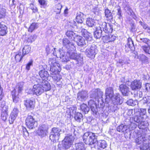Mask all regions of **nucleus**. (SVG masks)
<instances>
[{
  "instance_id": "nucleus-25",
  "label": "nucleus",
  "mask_w": 150,
  "mask_h": 150,
  "mask_svg": "<svg viewBox=\"0 0 150 150\" xmlns=\"http://www.w3.org/2000/svg\"><path fill=\"white\" fill-rule=\"evenodd\" d=\"M39 75L40 77H38V76H37V77L38 78H41L43 80L46 79L47 80H48L47 78L48 77L49 74L48 72L45 70H42L40 71L39 73Z\"/></svg>"
},
{
  "instance_id": "nucleus-24",
  "label": "nucleus",
  "mask_w": 150,
  "mask_h": 150,
  "mask_svg": "<svg viewBox=\"0 0 150 150\" xmlns=\"http://www.w3.org/2000/svg\"><path fill=\"white\" fill-rule=\"evenodd\" d=\"M24 104L27 108L32 109L35 107V102L30 99L24 100Z\"/></svg>"
},
{
  "instance_id": "nucleus-51",
  "label": "nucleus",
  "mask_w": 150,
  "mask_h": 150,
  "mask_svg": "<svg viewBox=\"0 0 150 150\" xmlns=\"http://www.w3.org/2000/svg\"><path fill=\"white\" fill-rule=\"evenodd\" d=\"M23 56V54L22 55L21 52L16 54L15 57V59L16 62H20Z\"/></svg>"
},
{
  "instance_id": "nucleus-10",
  "label": "nucleus",
  "mask_w": 150,
  "mask_h": 150,
  "mask_svg": "<svg viewBox=\"0 0 150 150\" xmlns=\"http://www.w3.org/2000/svg\"><path fill=\"white\" fill-rule=\"evenodd\" d=\"M97 52V47L94 45H92L89 48L86 50V54L87 56L90 58H94Z\"/></svg>"
},
{
  "instance_id": "nucleus-30",
  "label": "nucleus",
  "mask_w": 150,
  "mask_h": 150,
  "mask_svg": "<svg viewBox=\"0 0 150 150\" xmlns=\"http://www.w3.org/2000/svg\"><path fill=\"white\" fill-rule=\"evenodd\" d=\"M95 29H96V30L94 33V38L97 39L100 38L103 35L102 29H101L100 26L96 28H94Z\"/></svg>"
},
{
  "instance_id": "nucleus-49",
  "label": "nucleus",
  "mask_w": 150,
  "mask_h": 150,
  "mask_svg": "<svg viewBox=\"0 0 150 150\" xmlns=\"http://www.w3.org/2000/svg\"><path fill=\"white\" fill-rule=\"evenodd\" d=\"M6 10L3 8L2 6L0 5V18L4 17L5 16Z\"/></svg>"
},
{
  "instance_id": "nucleus-52",
  "label": "nucleus",
  "mask_w": 150,
  "mask_h": 150,
  "mask_svg": "<svg viewBox=\"0 0 150 150\" xmlns=\"http://www.w3.org/2000/svg\"><path fill=\"white\" fill-rule=\"evenodd\" d=\"M134 96L137 98H140L143 96L142 92L140 91H135L134 92Z\"/></svg>"
},
{
  "instance_id": "nucleus-46",
  "label": "nucleus",
  "mask_w": 150,
  "mask_h": 150,
  "mask_svg": "<svg viewBox=\"0 0 150 150\" xmlns=\"http://www.w3.org/2000/svg\"><path fill=\"white\" fill-rule=\"evenodd\" d=\"M126 103L128 105L134 106L138 104V101L137 100H133L132 99H129L126 102Z\"/></svg>"
},
{
  "instance_id": "nucleus-20",
  "label": "nucleus",
  "mask_w": 150,
  "mask_h": 150,
  "mask_svg": "<svg viewBox=\"0 0 150 150\" xmlns=\"http://www.w3.org/2000/svg\"><path fill=\"white\" fill-rule=\"evenodd\" d=\"M81 28L82 34L86 41L88 42H92L93 38L92 34L83 28V26H81Z\"/></svg>"
},
{
  "instance_id": "nucleus-48",
  "label": "nucleus",
  "mask_w": 150,
  "mask_h": 150,
  "mask_svg": "<svg viewBox=\"0 0 150 150\" xmlns=\"http://www.w3.org/2000/svg\"><path fill=\"white\" fill-rule=\"evenodd\" d=\"M62 7V5L60 3H59L56 4L55 7L54 12L57 14H60Z\"/></svg>"
},
{
  "instance_id": "nucleus-5",
  "label": "nucleus",
  "mask_w": 150,
  "mask_h": 150,
  "mask_svg": "<svg viewBox=\"0 0 150 150\" xmlns=\"http://www.w3.org/2000/svg\"><path fill=\"white\" fill-rule=\"evenodd\" d=\"M122 103L119 95L115 94L110 98V101L108 104V108L112 112H115L117 108V105Z\"/></svg>"
},
{
  "instance_id": "nucleus-4",
  "label": "nucleus",
  "mask_w": 150,
  "mask_h": 150,
  "mask_svg": "<svg viewBox=\"0 0 150 150\" xmlns=\"http://www.w3.org/2000/svg\"><path fill=\"white\" fill-rule=\"evenodd\" d=\"M135 141L137 145L143 144V146L140 147L141 150H150V135L145 137L141 135L138 136Z\"/></svg>"
},
{
  "instance_id": "nucleus-26",
  "label": "nucleus",
  "mask_w": 150,
  "mask_h": 150,
  "mask_svg": "<svg viewBox=\"0 0 150 150\" xmlns=\"http://www.w3.org/2000/svg\"><path fill=\"white\" fill-rule=\"evenodd\" d=\"M16 91L15 89H14L11 93V95L12 96V99L13 102L15 103H18V105L20 106V104L19 102L21 101L20 99L18 96V95H16Z\"/></svg>"
},
{
  "instance_id": "nucleus-53",
  "label": "nucleus",
  "mask_w": 150,
  "mask_h": 150,
  "mask_svg": "<svg viewBox=\"0 0 150 150\" xmlns=\"http://www.w3.org/2000/svg\"><path fill=\"white\" fill-rule=\"evenodd\" d=\"M70 25L71 26L72 28H75V26L77 27V28L80 29L81 30V27L83 26H80V24L78 23V24H77L76 22L73 21L70 22Z\"/></svg>"
},
{
  "instance_id": "nucleus-8",
  "label": "nucleus",
  "mask_w": 150,
  "mask_h": 150,
  "mask_svg": "<svg viewBox=\"0 0 150 150\" xmlns=\"http://www.w3.org/2000/svg\"><path fill=\"white\" fill-rule=\"evenodd\" d=\"M25 124L27 127L30 129H33L36 127L38 125L37 122L31 115L28 116L25 120Z\"/></svg>"
},
{
  "instance_id": "nucleus-60",
  "label": "nucleus",
  "mask_w": 150,
  "mask_h": 150,
  "mask_svg": "<svg viewBox=\"0 0 150 150\" xmlns=\"http://www.w3.org/2000/svg\"><path fill=\"white\" fill-rule=\"evenodd\" d=\"M130 25L131 28V30L133 32L135 31L136 30L135 25L134 22H131L130 23Z\"/></svg>"
},
{
  "instance_id": "nucleus-2",
  "label": "nucleus",
  "mask_w": 150,
  "mask_h": 150,
  "mask_svg": "<svg viewBox=\"0 0 150 150\" xmlns=\"http://www.w3.org/2000/svg\"><path fill=\"white\" fill-rule=\"evenodd\" d=\"M49 63L50 64H51L50 69V76L52 78L55 82H57L59 81L62 79L61 76L58 74L61 71L60 64L56 62V61L53 59H50Z\"/></svg>"
},
{
  "instance_id": "nucleus-12",
  "label": "nucleus",
  "mask_w": 150,
  "mask_h": 150,
  "mask_svg": "<svg viewBox=\"0 0 150 150\" xmlns=\"http://www.w3.org/2000/svg\"><path fill=\"white\" fill-rule=\"evenodd\" d=\"M62 44L63 46L67 49V51H74L76 50L75 46L68 39L64 38L63 39Z\"/></svg>"
},
{
  "instance_id": "nucleus-31",
  "label": "nucleus",
  "mask_w": 150,
  "mask_h": 150,
  "mask_svg": "<svg viewBox=\"0 0 150 150\" xmlns=\"http://www.w3.org/2000/svg\"><path fill=\"white\" fill-rule=\"evenodd\" d=\"M128 129H129V125L123 124L120 125L117 127V130L121 133L126 132Z\"/></svg>"
},
{
  "instance_id": "nucleus-21",
  "label": "nucleus",
  "mask_w": 150,
  "mask_h": 150,
  "mask_svg": "<svg viewBox=\"0 0 150 150\" xmlns=\"http://www.w3.org/2000/svg\"><path fill=\"white\" fill-rule=\"evenodd\" d=\"M19 112L17 106H15L11 112L9 118V121L10 124H12L15 120Z\"/></svg>"
},
{
  "instance_id": "nucleus-29",
  "label": "nucleus",
  "mask_w": 150,
  "mask_h": 150,
  "mask_svg": "<svg viewBox=\"0 0 150 150\" xmlns=\"http://www.w3.org/2000/svg\"><path fill=\"white\" fill-rule=\"evenodd\" d=\"M83 14L81 13H77L76 14V20L77 23L80 24L81 26L84 25V24H83V22L84 21V18H83Z\"/></svg>"
},
{
  "instance_id": "nucleus-11",
  "label": "nucleus",
  "mask_w": 150,
  "mask_h": 150,
  "mask_svg": "<svg viewBox=\"0 0 150 150\" xmlns=\"http://www.w3.org/2000/svg\"><path fill=\"white\" fill-rule=\"evenodd\" d=\"M73 137L71 135L66 136L62 142L63 147L65 149L69 148L73 143Z\"/></svg>"
},
{
  "instance_id": "nucleus-19",
  "label": "nucleus",
  "mask_w": 150,
  "mask_h": 150,
  "mask_svg": "<svg viewBox=\"0 0 150 150\" xmlns=\"http://www.w3.org/2000/svg\"><path fill=\"white\" fill-rule=\"evenodd\" d=\"M119 90L124 96H128L129 95L130 92L129 88L126 85H120L119 87Z\"/></svg>"
},
{
  "instance_id": "nucleus-61",
  "label": "nucleus",
  "mask_w": 150,
  "mask_h": 150,
  "mask_svg": "<svg viewBox=\"0 0 150 150\" xmlns=\"http://www.w3.org/2000/svg\"><path fill=\"white\" fill-rule=\"evenodd\" d=\"M128 63L126 61H124V60L120 59L119 60L118 62H117V66H120L119 65V64H120L121 66H122L124 64H126Z\"/></svg>"
},
{
  "instance_id": "nucleus-13",
  "label": "nucleus",
  "mask_w": 150,
  "mask_h": 150,
  "mask_svg": "<svg viewBox=\"0 0 150 150\" xmlns=\"http://www.w3.org/2000/svg\"><path fill=\"white\" fill-rule=\"evenodd\" d=\"M67 52H65L63 50L60 49L58 50L56 56L57 57H59L62 59V62H67L69 61V58L67 54Z\"/></svg>"
},
{
  "instance_id": "nucleus-55",
  "label": "nucleus",
  "mask_w": 150,
  "mask_h": 150,
  "mask_svg": "<svg viewBox=\"0 0 150 150\" xmlns=\"http://www.w3.org/2000/svg\"><path fill=\"white\" fill-rule=\"evenodd\" d=\"M130 124L128 125H129V129L130 130H133L137 126V125L134 123V122H130Z\"/></svg>"
},
{
  "instance_id": "nucleus-32",
  "label": "nucleus",
  "mask_w": 150,
  "mask_h": 150,
  "mask_svg": "<svg viewBox=\"0 0 150 150\" xmlns=\"http://www.w3.org/2000/svg\"><path fill=\"white\" fill-rule=\"evenodd\" d=\"M105 16L107 20L111 22L112 20L113 16L110 11L108 8L105 10Z\"/></svg>"
},
{
  "instance_id": "nucleus-54",
  "label": "nucleus",
  "mask_w": 150,
  "mask_h": 150,
  "mask_svg": "<svg viewBox=\"0 0 150 150\" xmlns=\"http://www.w3.org/2000/svg\"><path fill=\"white\" fill-rule=\"evenodd\" d=\"M142 101L144 104H147L148 105H150V96L144 97Z\"/></svg>"
},
{
  "instance_id": "nucleus-23",
  "label": "nucleus",
  "mask_w": 150,
  "mask_h": 150,
  "mask_svg": "<svg viewBox=\"0 0 150 150\" xmlns=\"http://www.w3.org/2000/svg\"><path fill=\"white\" fill-rule=\"evenodd\" d=\"M142 87V82L139 80H134L132 82L130 88L133 90L140 89Z\"/></svg>"
},
{
  "instance_id": "nucleus-38",
  "label": "nucleus",
  "mask_w": 150,
  "mask_h": 150,
  "mask_svg": "<svg viewBox=\"0 0 150 150\" xmlns=\"http://www.w3.org/2000/svg\"><path fill=\"white\" fill-rule=\"evenodd\" d=\"M31 50V47L28 45H25L23 48L22 54L23 56L28 54Z\"/></svg>"
},
{
  "instance_id": "nucleus-33",
  "label": "nucleus",
  "mask_w": 150,
  "mask_h": 150,
  "mask_svg": "<svg viewBox=\"0 0 150 150\" xmlns=\"http://www.w3.org/2000/svg\"><path fill=\"white\" fill-rule=\"evenodd\" d=\"M86 23L88 26L93 28V30H94V28H96L94 26L95 22L93 19L90 18H87L86 21Z\"/></svg>"
},
{
  "instance_id": "nucleus-45",
  "label": "nucleus",
  "mask_w": 150,
  "mask_h": 150,
  "mask_svg": "<svg viewBox=\"0 0 150 150\" xmlns=\"http://www.w3.org/2000/svg\"><path fill=\"white\" fill-rule=\"evenodd\" d=\"M24 85V83L23 82H21L18 83L16 88L17 89V91L18 93H20L23 90Z\"/></svg>"
},
{
  "instance_id": "nucleus-36",
  "label": "nucleus",
  "mask_w": 150,
  "mask_h": 150,
  "mask_svg": "<svg viewBox=\"0 0 150 150\" xmlns=\"http://www.w3.org/2000/svg\"><path fill=\"white\" fill-rule=\"evenodd\" d=\"M141 109L135 108L134 109H130L128 110L127 113V114L129 116L135 115L137 114V113L139 110H140Z\"/></svg>"
},
{
  "instance_id": "nucleus-59",
  "label": "nucleus",
  "mask_w": 150,
  "mask_h": 150,
  "mask_svg": "<svg viewBox=\"0 0 150 150\" xmlns=\"http://www.w3.org/2000/svg\"><path fill=\"white\" fill-rule=\"evenodd\" d=\"M30 9L32 10L33 12L35 13L38 11V9L37 7L35 6L33 4L30 5Z\"/></svg>"
},
{
  "instance_id": "nucleus-1",
  "label": "nucleus",
  "mask_w": 150,
  "mask_h": 150,
  "mask_svg": "<svg viewBox=\"0 0 150 150\" xmlns=\"http://www.w3.org/2000/svg\"><path fill=\"white\" fill-rule=\"evenodd\" d=\"M95 133L91 132L85 133L83 136V141L86 144L92 145L95 144V148L100 149V148L104 149L107 146L106 142L103 140L97 141Z\"/></svg>"
},
{
  "instance_id": "nucleus-16",
  "label": "nucleus",
  "mask_w": 150,
  "mask_h": 150,
  "mask_svg": "<svg viewBox=\"0 0 150 150\" xmlns=\"http://www.w3.org/2000/svg\"><path fill=\"white\" fill-rule=\"evenodd\" d=\"M100 27L103 31L106 33H111L113 30L112 25L108 23L102 22L100 24Z\"/></svg>"
},
{
  "instance_id": "nucleus-63",
  "label": "nucleus",
  "mask_w": 150,
  "mask_h": 150,
  "mask_svg": "<svg viewBox=\"0 0 150 150\" xmlns=\"http://www.w3.org/2000/svg\"><path fill=\"white\" fill-rule=\"evenodd\" d=\"M109 35H103L102 39L103 40L104 42H109Z\"/></svg>"
},
{
  "instance_id": "nucleus-28",
  "label": "nucleus",
  "mask_w": 150,
  "mask_h": 150,
  "mask_svg": "<svg viewBox=\"0 0 150 150\" xmlns=\"http://www.w3.org/2000/svg\"><path fill=\"white\" fill-rule=\"evenodd\" d=\"M66 35L69 40L74 41L76 37L78 35L73 31L71 30H68L66 33Z\"/></svg>"
},
{
  "instance_id": "nucleus-39",
  "label": "nucleus",
  "mask_w": 150,
  "mask_h": 150,
  "mask_svg": "<svg viewBox=\"0 0 150 150\" xmlns=\"http://www.w3.org/2000/svg\"><path fill=\"white\" fill-rule=\"evenodd\" d=\"M71 51L69 50L67 51V53H68V56H69L70 58L75 60L77 59L78 56L77 54L75 52H72Z\"/></svg>"
},
{
  "instance_id": "nucleus-6",
  "label": "nucleus",
  "mask_w": 150,
  "mask_h": 150,
  "mask_svg": "<svg viewBox=\"0 0 150 150\" xmlns=\"http://www.w3.org/2000/svg\"><path fill=\"white\" fill-rule=\"evenodd\" d=\"M146 113V109H141L138 112L137 114L130 117L129 120L130 122H134L137 123L138 125L144 120Z\"/></svg>"
},
{
  "instance_id": "nucleus-27",
  "label": "nucleus",
  "mask_w": 150,
  "mask_h": 150,
  "mask_svg": "<svg viewBox=\"0 0 150 150\" xmlns=\"http://www.w3.org/2000/svg\"><path fill=\"white\" fill-rule=\"evenodd\" d=\"M74 41L76 42L79 46H82L86 45L84 39L80 36H77Z\"/></svg>"
},
{
  "instance_id": "nucleus-18",
  "label": "nucleus",
  "mask_w": 150,
  "mask_h": 150,
  "mask_svg": "<svg viewBox=\"0 0 150 150\" xmlns=\"http://www.w3.org/2000/svg\"><path fill=\"white\" fill-rule=\"evenodd\" d=\"M103 92L100 89H96L93 91L90 95L91 98L94 99L96 101L100 98H103Z\"/></svg>"
},
{
  "instance_id": "nucleus-44",
  "label": "nucleus",
  "mask_w": 150,
  "mask_h": 150,
  "mask_svg": "<svg viewBox=\"0 0 150 150\" xmlns=\"http://www.w3.org/2000/svg\"><path fill=\"white\" fill-rule=\"evenodd\" d=\"M80 108L81 110L85 114L87 113L89 110V108L87 105L84 103H83L81 105Z\"/></svg>"
},
{
  "instance_id": "nucleus-17",
  "label": "nucleus",
  "mask_w": 150,
  "mask_h": 150,
  "mask_svg": "<svg viewBox=\"0 0 150 150\" xmlns=\"http://www.w3.org/2000/svg\"><path fill=\"white\" fill-rule=\"evenodd\" d=\"M88 98L87 91H79L77 94V100L83 102L86 100Z\"/></svg>"
},
{
  "instance_id": "nucleus-22",
  "label": "nucleus",
  "mask_w": 150,
  "mask_h": 150,
  "mask_svg": "<svg viewBox=\"0 0 150 150\" xmlns=\"http://www.w3.org/2000/svg\"><path fill=\"white\" fill-rule=\"evenodd\" d=\"M33 90L34 91L35 94L37 96L40 95L43 92V89L40 83H38L33 86Z\"/></svg>"
},
{
  "instance_id": "nucleus-40",
  "label": "nucleus",
  "mask_w": 150,
  "mask_h": 150,
  "mask_svg": "<svg viewBox=\"0 0 150 150\" xmlns=\"http://www.w3.org/2000/svg\"><path fill=\"white\" fill-rule=\"evenodd\" d=\"M74 118L75 120L77 122H80L82 120L83 115L82 114L79 112H75L74 114Z\"/></svg>"
},
{
  "instance_id": "nucleus-58",
  "label": "nucleus",
  "mask_w": 150,
  "mask_h": 150,
  "mask_svg": "<svg viewBox=\"0 0 150 150\" xmlns=\"http://www.w3.org/2000/svg\"><path fill=\"white\" fill-rule=\"evenodd\" d=\"M33 60H31L26 64L25 69L28 71H29L30 69V67L33 65Z\"/></svg>"
},
{
  "instance_id": "nucleus-42",
  "label": "nucleus",
  "mask_w": 150,
  "mask_h": 150,
  "mask_svg": "<svg viewBox=\"0 0 150 150\" xmlns=\"http://www.w3.org/2000/svg\"><path fill=\"white\" fill-rule=\"evenodd\" d=\"M84 144L82 142H79L75 144V150H84Z\"/></svg>"
},
{
  "instance_id": "nucleus-15",
  "label": "nucleus",
  "mask_w": 150,
  "mask_h": 150,
  "mask_svg": "<svg viewBox=\"0 0 150 150\" xmlns=\"http://www.w3.org/2000/svg\"><path fill=\"white\" fill-rule=\"evenodd\" d=\"M61 129L58 128L54 127L52 128L50 137V139L52 140H55L59 139L60 135V132Z\"/></svg>"
},
{
  "instance_id": "nucleus-9",
  "label": "nucleus",
  "mask_w": 150,
  "mask_h": 150,
  "mask_svg": "<svg viewBox=\"0 0 150 150\" xmlns=\"http://www.w3.org/2000/svg\"><path fill=\"white\" fill-rule=\"evenodd\" d=\"M48 129V127L47 125H42L39 127L37 134L40 138L44 137L47 134Z\"/></svg>"
},
{
  "instance_id": "nucleus-37",
  "label": "nucleus",
  "mask_w": 150,
  "mask_h": 150,
  "mask_svg": "<svg viewBox=\"0 0 150 150\" xmlns=\"http://www.w3.org/2000/svg\"><path fill=\"white\" fill-rule=\"evenodd\" d=\"M39 23H32L29 27L28 31L32 33L35 30L37 29L39 26Z\"/></svg>"
},
{
  "instance_id": "nucleus-64",
  "label": "nucleus",
  "mask_w": 150,
  "mask_h": 150,
  "mask_svg": "<svg viewBox=\"0 0 150 150\" xmlns=\"http://www.w3.org/2000/svg\"><path fill=\"white\" fill-rule=\"evenodd\" d=\"M38 1L40 4L42 6H46L47 3L45 0H38Z\"/></svg>"
},
{
  "instance_id": "nucleus-47",
  "label": "nucleus",
  "mask_w": 150,
  "mask_h": 150,
  "mask_svg": "<svg viewBox=\"0 0 150 150\" xmlns=\"http://www.w3.org/2000/svg\"><path fill=\"white\" fill-rule=\"evenodd\" d=\"M138 58L142 62H146L148 61V58L145 55L141 54L137 56Z\"/></svg>"
},
{
  "instance_id": "nucleus-50",
  "label": "nucleus",
  "mask_w": 150,
  "mask_h": 150,
  "mask_svg": "<svg viewBox=\"0 0 150 150\" xmlns=\"http://www.w3.org/2000/svg\"><path fill=\"white\" fill-rule=\"evenodd\" d=\"M142 48L146 53L150 54V45H144L142 46Z\"/></svg>"
},
{
  "instance_id": "nucleus-35",
  "label": "nucleus",
  "mask_w": 150,
  "mask_h": 150,
  "mask_svg": "<svg viewBox=\"0 0 150 150\" xmlns=\"http://www.w3.org/2000/svg\"><path fill=\"white\" fill-rule=\"evenodd\" d=\"M0 35H5L7 33V28L4 25H2L0 22Z\"/></svg>"
},
{
  "instance_id": "nucleus-57",
  "label": "nucleus",
  "mask_w": 150,
  "mask_h": 150,
  "mask_svg": "<svg viewBox=\"0 0 150 150\" xmlns=\"http://www.w3.org/2000/svg\"><path fill=\"white\" fill-rule=\"evenodd\" d=\"M37 38V36L35 34L31 35L28 38V41L29 42H32L35 41Z\"/></svg>"
},
{
  "instance_id": "nucleus-7",
  "label": "nucleus",
  "mask_w": 150,
  "mask_h": 150,
  "mask_svg": "<svg viewBox=\"0 0 150 150\" xmlns=\"http://www.w3.org/2000/svg\"><path fill=\"white\" fill-rule=\"evenodd\" d=\"M32 79H33V82L34 83H40L41 87L43 90V92L50 90L51 88V86L50 83L46 79L43 80L41 78H38L35 76L32 77Z\"/></svg>"
},
{
  "instance_id": "nucleus-3",
  "label": "nucleus",
  "mask_w": 150,
  "mask_h": 150,
  "mask_svg": "<svg viewBox=\"0 0 150 150\" xmlns=\"http://www.w3.org/2000/svg\"><path fill=\"white\" fill-rule=\"evenodd\" d=\"M102 98H100L96 101L90 100L88 102V105L90 107L92 114L95 116L99 115L98 109L99 107L103 108L105 106Z\"/></svg>"
},
{
  "instance_id": "nucleus-34",
  "label": "nucleus",
  "mask_w": 150,
  "mask_h": 150,
  "mask_svg": "<svg viewBox=\"0 0 150 150\" xmlns=\"http://www.w3.org/2000/svg\"><path fill=\"white\" fill-rule=\"evenodd\" d=\"M143 35V34H139L137 36L141 40V42L146 44L147 45H150V40L147 38H143L142 36Z\"/></svg>"
},
{
  "instance_id": "nucleus-56",
  "label": "nucleus",
  "mask_w": 150,
  "mask_h": 150,
  "mask_svg": "<svg viewBox=\"0 0 150 150\" xmlns=\"http://www.w3.org/2000/svg\"><path fill=\"white\" fill-rule=\"evenodd\" d=\"M8 113L6 111L2 112L1 114V118L4 121L6 120L8 117Z\"/></svg>"
},
{
  "instance_id": "nucleus-41",
  "label": "nucleus",
  "mask_w": 150,
  "mask_h": 150,
  "mask_svg": "<svg viewBox=\"0 0 150 150\" xmlns=\"http://www.w3.org/2000/svg\"><path fill=\"white\" fill-rule=\"evenodd\" d=\"M127 46L130 48V50H132L134 49L133 42L131 38H129L127 40Z\"/></svg>"
},
{
  "instance_id": "nucleus-14",
  "label": "nucleus",
  "mask_w": 150,
  "mask_h": 150,
  "mask_svg": "<svg viewBox=\"0 0 150 150\" xmlns=\"http://www.w3.org/2000/svg\"><path fill=\"white\" fill-rule=\"evenodd\" d=\"M105 102L106 103H109V101H110V98L115 95L114 94L113 88L111 87L107 88L105 90Z\"/></svg>"
},
{
  "instance_id": "nucleus-43",
  "label": "nucleus",
  "mask_w": 150,
  "mask_h": 150,
  "mask_svg": "<svg viewBox=\"0 0 150 150\" xmlns=\"http://www.w3.org/2000/svg\"><path fill=\"white\" fill-rule=\"evenodd\" d=\"M148 125V122L145 121L144 120L143 122H141V123L138 125V127L140 129H144L146 128Z\"/></svg>"
},
{
  "instance_id": "nucleus-62",
  "label": "nucleus",
  "mask_w": 150,
  "mask_h": 150,
  "mask_svg": "<svg viewBox=\"0 0 150 150\" xmlns=\"http://www.w3.org/2000/svg\"><path fill=\"white\" fill-rule=\"evenodd\" d=\"M117 14L118 16H119V18L120 19L122 18V11L121 10V8L120 7H119L117 9Z\"/></svg>"
}]
</instances>
